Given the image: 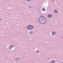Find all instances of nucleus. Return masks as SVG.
Instances as JSON below:
<instances>
[{"label":"nucleus","mask_w":63,"mask_h":63,"mask_svg":"<svg viewBox=\"0 0 63 63\" xmlns=\"http://www.w3.org/2000/svg\"><path fill=\"white\" fill-rule=\"evenodd\" d=\"M38 21L40 23L45 24L47 22V20L45 17L41 16L39 17L38 19Z\"/></svg>","instance_id":"obj_1"},{"label":"nucleus","mask_w":63,"mask_h":63,"mask_svg":"<svg viewBox=\"0 0 63 63\" xmlns=\"http://www.w3.org/2000/svg\"><path fill=\"white\" fill-rule=\"evenodd\" d=\"M27 28H28V29L29 30H32L34 28L33 26L32 25H29L27 26Z\"/></svg>","instance_id":"obj_2"},{"label":"nucleus","mask_w":63,"mask_h":63,"mask_svg":"<svg viewBox=\"0 0 63 63\" xmlns=\"http://www.w3.org/2000/svg\"><path fill=\"white\" fill-rule=\"evenodd\" d=\"M19 59H20L19 58H18V57H17L15 58V60L16 62H17L19 61Z\"/></svg>","instance_id":"obj_3"},{"label":"nucleus","mask_w":63,"mask_h":63,"mask_svg":"<svg viewBox=\"0 0 63 63\" xmlns=\"http://www.w3.org/2000/svg\"><path fill=\"white\" fill-rule=\"evenodd\" d=\"M52 15L51 14H49L48 15V17L49 18H50V17H52Z\"/></svg>","instance_id":"obj_4"},{"label":"nucleus","mask_w":63,"mask_h":63,"mask_svg":"<svg viewBox=\"0 0 63 63\" xmlns=\"http://www.w3.org/2000/svg\"><path fill=\"white\" fill-rule=\"evenodd\" d=\"M52 35H56V32L54 31L52 32Z\"/></svg>","instance_id":"obj_5"},{"label":"nucleus","mask_w":63,"mask_h":63,"mask_svg":"<svg viewBox=\"0 0 63 63\" xmlns=\"http://www.w3.org/2000/svg\"><path fill=\"white\" fill-rule=\"evenodd\" d=\"M51 63H55V61L52 60L51 61Z\"/></svg>","instance_id":"obj_6"},{"label":"nucleus","mask_w":63,"mask_h":63,"mask_svg":"<svg viewBox=\"0 0 63 63\" xmlns=\"http://www.w3.org/2000/svg\"><path fill=\"white\" fill-rule=\"evenodd\" d=\"M8 48L9 50H10L11 48H12V45H10L8 47Z\"/></svg>","instance_id":"obj_7"},{"label":"nucleus","mask_w":63,"mask_h":63,"mask_svg":"<svg viewBox=\"0 0 63 63\" xmlns=\"http://www.w3.org/2000/svg\"><path fill=\"white\" fill-rule=\"evenodd\" d=\"M29 34L30 35H32L33 34V32H32V31L30 32H29Z\"/></svg>","instance_id":"obj_8"},{"label":"nucleus","mask_w":63,"mask_h":63,"mask_svg":"<svg viewBox=\"0 0 63 63\" xmlns=\"http://www.w3.org/2000/svg\"><path fill=\"white\" fill-rule=\"evenodd\" d=\"M46 10V9H45V8H43L42 9V11H43V12H44V11H45V10Z\"/></svg>","instance_id":"obj_9"},{"label":"nucleus","mask_w":63,"mask_h":63,"mask_svg":"<svg viewBox=\"0 0 63 63\" xmlns=\"http://www.w3.org/2000/svg\"><path fill=\"white\" fill-rule=\"evenodd\" d=\"M54 12L55 14H57V13L58 12L57 11V10H54Z\"/></svg>","instance_id":"obj_10"},{"label":"nucleus","mask_w":63,"mask_h":63,"mask_svg":"<svg viewBox=\"0 0 63 63\" xmlns=\"http://www.w3.org/2000/svg\"><path fill=\"white\" fill-rule=\"evenodd\" d=\"M55 0H51V1L53 3H55Z\"/></svg>","instance_id":"obj_11"},{"label":"nucleus","mask_w":63,"mask_h":63,"mask_svg":"<svg viewBox=\"0 0 63 63\" xmlns=\"http://www.w3.org/2000/svg\"><path fill=\"white\" fill-rule=\"evenodd\" d=\"M26 1L28 2H30L31 1V0H26Z\"/></svg>","instance_id":"obj_12"},{"label":"nucleus","mask_w":63,"mask_h":63,"mask_svg":"<svg viewBox=\"0 0 63 63\" xmlns=\"http://www.w3.org/2000/svg\"><path fill=\"white\" fill-rule=\"evenodd\" d=\"M32 8V6H28L29 8Z\"/></svg>","instance_id":"obj_13"},{"label":"nucleus","mask_w":63,"mask_h":63,"mask_svg":"<svg viewBox=\"0 0 63 63\" xmlns=\"http://www.w3.org/2000/svg\"><path fill=\"white\" fill-rule=\"evenodd\" d=\"M36 52H37V53H39V50H36Z\"/></svg>","instance_id":"obj_14"},{"label":"nucleus","mask_w":63,"mask_h":63,"mask_svg":"<svg viewBox=\"0 0 63 63\" xmlns=\"http://www.w3.org/2000/svg\"><path fill=\"white\" fill-rule=\"evenodd\" d=\"M13 47H15V46H14V45H12V48H13Z\"/></svg>","instance_id":"obj_15"},{"label":"nucleus","mask_w":63,"mask_h":63,"mask_svg":"<svg viewBox=\"0 0 63 63\" xmlns=\"http://www.w3.org/2000/svg\"><path fill=\"white\" fill-rule=\"evenodd\" d=\"M39 12H41V10H39Z\"/></svg>","instance_id":"obj_16"},{"label":"nucleus","mask_w":63,"mask_h":63,"mask_svg":"<svg viewBox=\"0 0 63 63\" xmlns=\"http://www.w3.org/2000/svg\"><path fill=\"white\" fill-rule=\"evenodd\" d=\"M47 58H48V60H49V59H50L48 57H47Z\"/></svg>","instance_id":"obj_17"},{"label":"nucleus","mask_w":63,"mask_h":63,"mask_svg":"<svg viewBox=\"0 0 63 63\" xmlns=\"http://www.w3.org/2000/svg\"><path fill=\"white\" fill-rule=\"evenodd\" d=\"M1 18H0V21H1Z\"/></svg>","instance_id":"obj_18"},{"label":"nucleus","mask_w":63,"mask_h":63,"mask_svg":"<svg viewBox=\"0 0 63 63\" xmlns=\"http://www.w3.org/2000/svg\"><path fill=\"white\" fill-rule=\"evenodd\" d=\"M62 63H63V62H62Z\"/></svg>","instance_id":"obj_19"}]
</instances>
